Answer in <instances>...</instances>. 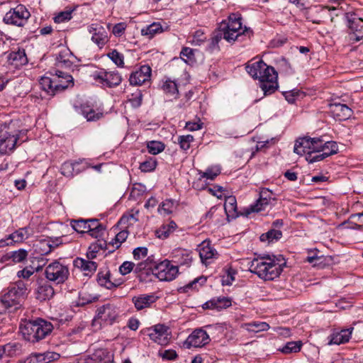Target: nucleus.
Instances as JSON below:
<instances>
[{
    "label": "nucleus",
    "mask_w": 363,
    "mask_h": 363,
    "mask_svg": "<svg viewBox=\"0 0 363 363\" xmlns=\"http://www.w3.org/2000/svg\"><path fill=\"white\" fill-rule=\"evenodd\" d=\"M160 355L162 359L167 360H174L177 357L176 351L173 350H164L163 352H160Z\"/></svg>",
    "instance_id": "nucleus-64"
},
{
    "label": "nucleus",
    "mask_w": 363,
    "mask_h": 363,
    "mask_svg": "<svg viewBox=\"0 0 363 363\" xmlns=\"http://www.w3.org/2000/svg\"><path fill=\"white\" fill-rule=\"evenodd\" d=\"M303 155H306V160L309 163L321 161L328 157L327 153H322L318 152H305Z\"/></svg>",
    "instance_id": "nucleus-54"
},
{
    "label": "nucleus",
    "mask_w": 363,
    "mask_h": 363,
    "mask_svg": "<svg viewBox=\"0 0 363 363\" xmlns=\"http://www.w3.org/2000/svg\"><path fill=\"white\" fill-rule=\"evenodd\" d=\"M216 251L208 244L203 242L199 248V256L203 263L209 264V260L214 257Z\"/></svg>",
    "instance_id": "nucleus-37"
},
{
    "label": "nucleus",
    "mask_w": 363,
    "mask_h": 363,
    "mask_svg": "<svg viewBox=\"0 0 363 363\" xmlns=\"http://www.w3.org/2000/svg\"><path fill=\"white\" fill-rule=\"evenodd\" d=\"M118 316L117 308L115 306L107 303L97 309L95 320H100L105 323L111 324Z\"/></svg>",
    "instance_id": "nucleus-20"
},
{
    "label": "nucleus",
    "mask_w": 363,
    "mask_h": 363,
    "mask_svg": "<svg viewBox=\"0 0 363 363\" xmlns=\"http://www.w3.org/2000/svg\"><path fill=\"white\" fill-rule=\"evenodd\" d=\"M27 288L26 284L22 281H18L11 284L6 294H11V298L19 301L21 303L26 295Z\"/></svg>",
    "instance_id": "nucleus-28"
},
{
    "label": "nucleus",
    "mask_w": 363,
    "mask_h": 363,
    "mask_svg": "<svg viewBox=\"0 0 363 363\" xmlns=\"http://www.w3.org/2000/svg\"><path fill=\"white\" fill-rule=\"evenodd\" d=\"M243 327L249 332L253 333L266 331L269 328V325L265 322H252L245 323Z\"/></svg>",
    "instance_id": "nucleus-47"
},
{
    "label": "nucleus",
    "mask_w": 363,
    "mask_h": 363,
    "mask_svg": "<svg viewBox=\"0 0 363 363\" xmlns=\"http://www.w3.org/2000/svg\"><path fill=\"white\" fill-rule=\"evenodd\" d=\"M157 296L151 294H140L132 298V302L137 311H141L150 308L152 304L156 302Z\"/></svg>",
    "instance_id": "nucleus-26"
},
{
    "label": "nucleus",
    "mask_w": 363,
    "mask_h": 363,
    "mask_svg": "<svg viewBox=\"0 0 363 363\" xmlns=\"http://www.w3.org/2000/svg\"><path fill=\"white\" fill-rule=\"evenodd\" d=\"M242 18L240 15L232 13L228 20L220 23L218 28L215 30L208 41L206 50L211 53L219 51V43L222 39L230 43H234L242 35L248 34L250 30L246 27H242Z\"/></svg>",
    "instance_id": "nucleus-1"
},
{
    "label": "nucleus",
    "mask_w": 363,
    "mask_h": 363,
    "mask_svg": "<svg viewBox=\"0 0 363 363\" xmlns=\"http://www.w3.org/2000/svg\"><path fill=\"white\" fill-rule=\"evenodd\" d=\"M302 345L301 341L288 342L279 350L284 354L296 353L301 350Z\"/></svg>",
    "instance_id": "nucleus-45"
},
{
    "label": "nucleus",
    "mask_w": 363,
    "mask_h": 363,
    "mask_svg": "<svg viewBox=\"0 0 363 363\" xmlns=\"http://www.w3.org/2000/svg\"><path fill=\"white\" fill-rule=\"evenodd\" d=\"M88 219L72 220L70 225L72 228L79 233H87Z\"/></svg>",
    "instance_id": "nucleus-49"
},
{
    "label": "nucleus",
    "mask_w": 363,
    "mask_h": 363,
    "mask_svg": "<svg viewBox=\"0 0 363 363\" xmlns=\"http://www.w3.org/2000/svg\"><path fill=\"white\" fill-rule=\"evenodd\" d=\"M162 89L165 94L174 96V99L178 97V87L174 81L167 79L163 82Z\"/></svg>",
    "instance_id": "nucleus-43"
},
{
    "label": "nucleus",
    "mask_w": 363,
    "mask_h": 363,
    "mask_svg": "<svg viewBox=\"0 0 363 363\" xmlns=\"http://www.w3.org/2000/svg\"><path fill=\"white\" fill-rule=\"evenodd\" d=\"M61 244L60 237L42 239L35 245V251L40 255H47Z\"/></svg>",
    "instance_id": "nucleus-18"
},
{
    "label": "nucleus",
    "mask_w": 363,
    "mask_h": 363,
    "mask_svg": "<svg viewBox=\"0 0 363 363\" xmlns=\"http://www.w3.org/2000/svg\"><path fill=\"white\" fill-rule=\"evenodd\" d=\"M74 265L79 268L84 273V275L87 277L91 276L97 268V264L95 262L80 257H77L74 260Z\"/></svg>",
    "instance_id": "nucleus-29"
},
{
    "label": "nucleus",
    "mask_w": 363,
    "mask_h": 363,
    "mask_svg": "<svg viewBox=\"0 0 363 363\" xmlns=\"http://www.w3.org/2000/svg\"><path fill=\"white\" fill-rule=\"evenodd\" d=\"M89 31L92 34L91 40L99 48H102L108 42L107 32L101 25L93 23L89 26Z\"/></svg>",
    "instance_id": "nucleus-22"
},
{
    "label": "nucleus",
    "mask_w": 363,
    "mask_h": 363,
    "mask_svg": "<svg viewBox=\"0 0 363 363\" xmlns=\"http://www.w3.org/2000/svg\"><path fill=\"white\" fill-rule=\"evenodd\" d=\"M8 62L15 67H18L27 63L28 60L24 50L13 51L8 55Z\"/></svg>",
    "instance_id": "nucleus-34"
},
{
    "label": "nucleus",
    "mask_w": 363,
    "mask_h": 363,
    "mask_svg": "<svg viewBox=\"0 0 363 363\" xmlns=\"http://www.w3.org/2000/svg\"><path fill=\"white\" fill-rule=\"evenodd\" d=\"M11 297V294H4L0 297V314L14 313L21 308L22 303Z\"/></svg>",
    "instance_id": "nucleus-23"
},
{
    "label": "nucleus",
    "mask_w": 363,
    "mask_h": 363,
    "mask_svg": "<svg viewBox=\"0 0 363 363\" xmlns=\"http://www.w3.org/2000/svg\"><path fill=\"white\" fill-rule=\"evenodd\" d=\"M165 145L160 141H150L147 144L148 152L152 155H157L164 150Z\"/></svg>",
    "instance_id": "nucleus-51"
},
{
    "label": "nucleus",
    "mask_w": 363,
    "mask_h": 363,
    "mask_svg": "<svg viewBox=\"0 0 363 363\" xmlns=\"http://www.w3.org/2000/svg\"><path fill=\"white\" fill-rule=\"evenodd\" d=\"M60 354L47 351L43 353H35L32 354L28 357V363H50L53 361H56L60 358Z\"/></svg>",
    "instance_id": "nucleus-27"
},
{
    "label": "nucleus",
    "mask_w": 363,
    "mask_h": 363,
    "mask_svg": "<svg viewBox=\"0 0 363 363\" xmlns=\"http://www.w3.org/2000/svg\"><path fill=\"white\" fill-rule=\"evenodd\" d=\"M260 77H257L256 79L259 80V87L264 92V95H270L274 93L278 87L277 77L278 74L274 67H272V72L267 69L260 70Z\"/></svg>",
    "instance_id": "nucleus-11"
},
{
    "label": "nucleus",
    "mask_w": 363,
    "mask_h": 363,
    "mask_svg": "<svg viewBox=\"0 0 363 363\" xmlns=\"http://www.w3.org/2000/svg\"><path fill=\"white\" fill-rule=\"evenodd\" d=\"M152 69L149 65H142L138 69L133 72L129 77L130 85L140 86L150 80Z\"/></svg>",
    "instance_id": "nucleus-17"
},
{
    "label": "nucleus",
    "mask_w": 363,
    "mask_h": 363,
    "mask_svg": "<svg viewBox=\"0 0 363 363\" xmlns=\"http://www.w3.org/2000/svg\"><path fill=\"white\" fill-rule=\"evenodd\" d=\"M107 55L112 60V62L118 67H123L124 57L123 54L120 53L116 50H113L109 53H108Z\"/></svg>",
    "instance_id": "nucleus-55"
},
{
    "label": "nucleus",
    "mask_w": 363,
    "mask_h": 363,
    "mask_svg": "<svg viewBox=\"0 0 363 363\" xmlns=\"http://www.w3.org/2000/svg\"><path fill=\"white\" fill-rule=\"evenodd\" d=\"M5 352V355L14 357L22 353V345L18 342H10L2 345Z\"/></svg>",
    "instance_id": "nucleus-42"
},
{
    "label": "nucleus",
    "mask_w": 363,
    "mask_h": 363,
    "mask_svg": "<svg viewBox=\"0 0 363 363\" xmlns=\"http://www.w3.org/2000/svg\"><path fill=\"white\" fill-rule=\"evenodd\" d=\"M87 233L92 238L99 239L105 232V227L101 224L98 219L92 218L88 219Z\"/></svg>",
    "instance_id": "nucleus-31"
},
{
    "label": "nucleus",
    "mask_w": 363,
    "mask_h": 363,
    "mask_svg": "<svg viewBox=\"0 0 363 363\" xmlns=\"http://www.w3.org/2000/svg\"><path fill=\"white\" fill-rule=\"evenodd\" d=\"M31 235L28 227L21 228L10 234L6 238L0 240V247H5L13 243H21L28 239Z\"/></svg>",
    "instance_id": "nucleus-19"
},
{
    "label": "nucleus",
    "mask_w": 363,
    "mask_h": 363,
    "mask_svg": "<svg viewBox=\"0 0 363 363\" xmlns=\"http://www.w3.org/2000/svg\"><path fill=\"white\" fill-rule=\"evenodd\" d=\"M353 328L341 330L340 331L334 332L330 336V345H340L349 341Z\"/></svg>",
    "instance_id": "nucleus-32"
},
{
    "label": "nucleus",
    "mask_w": 363,
    "mask_h": 363,
    "mask_svg": "<svg viewBox=\"0 0 363 363\" xmlns=\"http://www.w3.org/2000/svg\"><path fill=\"white\" fill-rule=\"evenodd\" d=\"M231 306V300L227 297H218L204 303L203 308L221 310Z\"/></svg>",
    "instance_id": "nucleus-35"
},
{
    "label": "nucleus",
    "mask_w": 363,
    "mask_h": 363,
    "mask_svg": "<svg viewBox=\"0 0 363 363\" xmlns=\"http://www.w3.org/2000/svg\"><path fill=\"white\" fill-rule=\"evenodd\" d=\"M294 152L298 155L305 152H318L327 153L328 157L338 152V145L335 141H324L320 138L303 137L296 141Z\"/></svg>",
    "instance_id": "nucleus-2"
},
{
    "label": "nucleus",
    "mask_w": 363,
    "mask_h": 363,
    "mask_svg": "<svg viewBox=\"0 0 363 363\" xmlns=\"http://www.w3.org/2000/svg\"><path fill=\"white\" fill-rule=\"evenodd\" d=\"M282 236V233L281 230L276 229H271L265 233H263L260 235V240L262 242L267 241L268 242H272L274 241H277Z\"/></svg>",
    "instance_id": "nucleus-46"
},
{
    "label": "nucleus",
    "mask_w": 363,
    "mask_h": 363,
    "mask_svg": "<svg viewBox=\"0 0 363 363\" xmlns=\"http://www.w3.org/2000/svg\"><path fill=\"white\" fill-rule=\"evenodd\" d=\"M147 248L145 247H139L135 248L133 252L134 259L139 260L145 258L147 255Z\"/></svg>",
    "instance_id": "nucleus-61"
},
{
    "label": "nucleus",
    "mask_w": 363,
    "mask_h": 363,
    "mask_svg": "<svg viewBox=\"0 0 363 363\" xmlns=\"http://www.w3.org/2000/svg\"><path fill=\"white\" fill-rule=\"evenodd\" d=\"M23 135H26V132L17 130L14 124L1 123L0 154L6 155L12 152Z\"/></svg>",
    "instance_id": "nucleus-6"
},
{
    "label": "nucleus",
    "mask_w": 363,
    "mask_h": 363,
    "mask_svg": "<svg viewBox=\"0 0 363 363\" xmlns=\"http://www.w3.org/2000/svg\"><path fill=\"white\" fill-rule=\"evenodd\" d=\"M28 252L24 249H19L18 250L13 251L11 252L10 258L15 263H21L27 259Z\"/></svg>",
    "instance_id": "nucleus-52"
},
{
    "label": "nucleus",
    "mask_w": 363,
    "mask_h": 363,
    "mask_svg": "<svg viewBox=\"0 0 363 363\" xmlns=\"http://www.w3.org/2000/svg\"><path fill=\"white\" fill-rule=\"evenodd\" d=\"M80 164V161L64 162L61 167V174L67 177H73L83 171V168L79 167Z\"/></svg>",
    "instance_id": "nucleus-33"
},
{
    "label": "nucleus",
    "mask_w": 363,
    "mask_h": 363,
    "mask_svg": "<svg viewBox=\"0 0 363 363\" xmlns=\"http://www.w3.org/2000/svg\"><path fill=\"white\" fill-rule=\"evenodd\" d=\"M91 77L102 86L109 88L117 86L122 82V77L118 71H106L100 69L94 72Z\"/></svg>",
    "instance_id": "nucleus-9"
},
{
    "label": "nucleus",
    "mask_w": 363,
    "mask_h": 363,
    "mask_svg": "<svg viewBox=\"0 0 363 363\" xmlns=\"http://www.w3.org/2000/svg\"><path fill=\"white\" fill-rule=\"evenodd\" d=\"M54 289L50 284L45 282L40 284L37 289V298L40 301L50 299L54 295Z\"/></svg>",
    "instance_id": "nucleus-38"
},
{
    "label": "nucleus",
    "mask_w": 363,
    "mask_h": 363,
    "mask_svg": "<svg viewBox=\"0 0 363 363\" xmlns=\"http://www.w3.org/2000/svg\"><path fill=\"white\" fill-rule=\"evenodd\" d=\"M210 342V337L206 331L201 328L194 330L184 342V347L190 349L191 347H201Z\"/></svg>",
    "instance_id": "nucleus-13"
},
{
    "label": "nucleus",
    "mask_w": 363,
    "mask_h": 363,
    "mask_svg": "<svg viewBox=\"0 0 363 363\" xmlns=\"http://www.w3.org/2000/svg\"><path fill=\"white\" fill-rule=\"evenodd\" d=\"M176 228V223L172 220L167 224H163L155 231V234L157 238L164 240L167 238L174 231Z\"/></svg>",
    "instance_id": "nucleus-39"
},
{
    "label": "nucleus",
    "mask_w": 363,
    "mask_h": 363,
    "mask_svg": "<svg viewBox=\"0 0 363 363\" xmlns=\"http://www.w3.org/2000/svg\"><path fill=\"white\" fill-rule=\"evenodd\" d=\"M220 174V168L218 166H213L208 168L205 172H200L201 177L198 179L197 182L194 184V186H198V183L201 182L202 179L206 178L210 180H213L218 175Z\"/></svg>",
    "instance_id": "nucleus-41"
},
{
    "label": "nucleus",
    "mask_w": 363,
    "mask_h": 363,
    "mask_svg": "<svg viewBox=\"0 0 363 363\" xmlns=\"http://www.w3.org/2000/svg\"><path fill=\"white\" fill-rule=\"evenodd\" d=\"M194 140V137L191 135H181L178 138V143L180 148L183 150H187L190 148L191 143Z\"/></svg>",
    "instance_id": "nucleus-57"
},
{
    "label": "nucleus",
    "mask_w": 363,
    "mask_h": 363,
    "mask_svg": "<svg viewBox=\"0 0 363 363\" xmlns=\"http://www.w3.org/2000/svg\"><path fill=\"white\" fill-rule=\"evenodd\" d=\"M30 16V13L26 6L19 4L6 12L3 21L8 25L22 27L26 25Z\"/></svg>",
    "instance_id": "nucleus-7"
},
{
    "label": "nucleus",
    "mask_w": 363,
    "mask_h": 363,
    "mask_svg": "<svg viewBox=\"0 0 363 363\" xmlns=\"http://www.w3.org/2000/svg\"><path fill=\"white\" fill-rule=\"evenodd\" d=\"M267 69V72L271 71L272 72V67L268 66L262 60H255V59L249 61L245 66L247 72L253 78L260 77V70Z\"/></svg>",
    "instance_id": "nucleus-24"
},
{
    "label": "nucleus",
    "mask_w": 363,
    "mask_h": 363,
    "mask_svg": "<svg viewBox=\"0 0 363 363\" xmlns=\"http://www.w3.org/2000/svg\"><path fill=\"white\" fill-rule=\"evenodd\" d=\"M34 273V269L33 267H26L22 270H20L17 272V276L18 278H23L28 279L31 275Z\"/></svg>",
    "instance_id": "nucleus-63"
},
{
    "label": "nucleus",
    "mask_w": 363,
    "mask_h": 363,
    "mask_svg": "<svg viewBox=\"0 0 363 363\" xmlns=\"http://www.w3.org/2000/svg\"><path fill=\"white\" fill-rule=\"evenodd\" d=\"M45 277L57 284L64 283L69 276L67 266L58 261L50 263L45 269Z\"/></svg>",
    "instance_id": "nucleus-8"
},
{
    "label": "nucleus",
    "mask_w": 363,
    "mask_h": 363,
    "mask_svg": "<svg viewBox=\"0 0 363 363\" xmlns=\"http://www.w3.org/2000/svg\"><path fill=\"white\" fill-rule=\"evenodd\" d=\"M250 271L264 280H274L281 273L282 264L274 256L267 255L255 258L250 263Z\"/></svg>",
    "instance_id": "nucleus-3"
},
{
    "label": "nucleus",
    "mask_w": 363,
    "mask_h": 363,
    "mask_svg": "<svg viewBox=\"0 0 363 363\" xmlns=\"http://www.w3.org/2000/svg\"><path fill=\"white\" fill-rule=\"evenodd\" d=\"M152 272L159 280L169 281L176 278L179 270L178 266L172 264L168 259H164L157 264Z\"/></svg>",
    "instance_id": "nucleus-10"
},
{
    "label": "nucleus",
    "mask_w": 363,
    "mask_h": 363,
    "mask_svg": "<svg viewBox=\"0 0 363 363\" xmlns=\"http://www.w3.org/2000/svg\"><path fill=\"white\" fill-rule=\"evenodd\" d=\"M345 224H354L356 230H361L363 228V212L352 214Z\"/></svg>",
    "instance_id": "nucleus-50"
},
{
    "label": "nucleus",
    "mask_w": 363,
    "mask_h": 363,
    "mask_svg": "<svg viewBox=\"0 0 363 363\" xmlns=\"http://www.w3.org/2000/svg\"><path fill=\"white\" fill-rule=\"evenodd\" d=\"M272 200H274L272 191L266 188L262 189L259 199L254 204L250 205L246 209V214L248 215L252 212H259L264 210Z\"/></svg>",
    "instance_id": "nucleus-15"
},
{
    "label": "nucleus",
    "mask_w": 363,
    "mask_h": 363,
    "mask_svg": "<svg viewBox=\"0 0 363 363\" xmlns=\"http://www.w3.org/2000/svg\"><path fill=\"white\" fill-rule=\"evenodd\" d=\"M147 331L150 338L158 345H167L169 343L171 335L167 326L158 324Z\"/></svg>",
    "instance_id": "nucleus-14"
},
{
    "label": "nucleus",
    "mask_w": 363,
    "mask_h": 363,
    "mask_svg": "<svg viewBox=\"0 0 363 363\" xmlns=\"http://www.w3.org/2000/svg\"><path fill=\"white\" fill-rule=\"evenodd\" d=\"M224 208L228 216L233 215L237 211V201L235 196H225Z\"/></svg>",
    "instance_id": "nucleus-48"
},
{
    "label": "nucleus",
    "mask_w": 363,
    "mask_h": 363,
    "mask_svg": "<svg viewBox=\"0 0 363 363\" xmlns=\"http://www.w3.org/2000/svg\"><path fill=\"white\" fill-rule=\"evenodd\" d=\"M40 88L48 95L55 96L69 86H74V79L67 72L57 70L43 76L39 81Z\"/></svg>",
    "instance_id": "nucleus-5"
},
{
    "label": "nucleus",
    "mask_w": 363,
    "mask_h": 363,
    "mask_svg": "<svg viewBox=\"0 0 363 363\" xmlns=\"http://www.w3.org/2000/svg\"><path fill=\"white\" fill-rule=\"evenodd\" d=\"M97 281L100 286L108 289H111L120 285V283L113 282L111 280V273L108 270L99 272L97 274Z\"/></svg>",
    "instance_id": "nucleus-36"
},
{
    "label": "nucleus",
    "mask_w": 363,
    "mask_h": 363,
    "mask_svg": "<svg viewBox=\"0 0 363 363\" xmlns=\"http://www.w3.org/2000/svg\"><path fill=\"white\" fill-rule=\"evenodd\" d=\"M346 18L348 21V27L353 32L350 39L354 42L362 40L363 39L362 18L356 17L355 14L350 13H346Z\"/></svg>",
    "instance_id": "nucleus-16"
},
{
    "label": "nucleus",
    "mask_w": 363,
    "mask_h": 363,
    "mask_svg": "<svg viewBox=\"0 0 363 363\" xmlns=\"http://www.w3.org/2000/svg\"><path fill=\"white\" fill-rule=\"evenodd\" d=\"M82 114L88 121H96L101 118L104 116L102 112H96L89 106H84L82 108Z\"/></svg>",
    "instance_id": "nucleus-44"
},
{
    "label": "nucleus",
    "mask_w": 363,
    "mask_h": 363,
    "mask_svg": "<svg viewBox=\"0 0 363 363\" xmlns=\"http://www.w3.org/2000/svg\"><path fill=\"white\" fill-rule=\"evenodd\" d=\"M157 166V162L152 158H150L140 163V169L144 172L153 171Z\"/></svg>",
    "instance_id": "nucleus-59"
},
{
    "label": "nucleus",
    "mask_w": 363,
    "mask_h": 363,
    "mask_svg": "<svg viewBox=\"0 0 363 363\" xmlns=\"http://www.w3.org/2000/svg\"><path fill=\"white\" fill-rule=\"evenodd\" d=\"M330 111L333 117L337 121H345L349 118L352 111L346 104L340 103H333L330 104Z\"/></svg>",
    "instance_id": "nucleus-25"
},
{
    "label": "nucleus",
    "mask_w": 363,
    "mask_h": 363,
    "mask_svg": "<svg viewBox=\"0 0 363 363\" xmlns=\"http://www.w3.org/2000/svg\"><path fill=\"white\" fill-rule=\"evenodd\" d=\"M72 53L68 50H65L60 52L58 57H57V62L58 66H65V67H70L72 65V62L69 58H67V56H71Z\"/></svg>",
    "instance_id": "nucleus-53"
},
{
    "label": "nucleus",
    "mask_w": 363,
    "mask_h": 363,
    "mask_svg": "<svg viewBox=\"0 0 363 363\" xmlns=\"http://www.w3.org/2000/svg\"><path fill=\"white\" fill-rule=\"evenodd\" d=\"M109 353L106 350L104 349H99L96 350L93 354V359L95 361L101 362L104 360L106 357H108Z\"/></svg>",
    "instance_id": "nucleus-62"
},
{
    "label": "nucleus",
    "mask_w": 363,
    "mask_h": 363,
    "mask_svg": "<svg viewBox=\"0 0 363 363\" xmlns=\"http://www.w3.org/2000/svg\"><path fill=\"white\" fill-rule=\"evenodd\" d=\"M128 235V231L121 230L115 236V238L108 243H106L104 240H99V244H93L89 247V250H91V251L87 253L88 258L95 257L96 255H94L95 252H98L100 249L108 248V246H111L113 248L112 250L119 248L121 244L127 239Z\"/></svg>",
    "instance_id": "nucleus-12"
},
{
    "label": "nucleus",
    "mask_w": 363,
    "mask_h": 363,
    "mask_svg": "<svg viewBox=\"0 0 363 363\" xmlns=\"http://www.w3.org/2000/svg\"><path fill=\"white\" fill-rule=\"evenodd\" d=\"M206 40L204 33L201 30H196L194 35L191 43L194 45L199 46Z\"/></svg>",
    "instance_id": "nucleus-60"
},
{
    "label": "nucleus",
    "mask_w": 363,
    "mask_h": 363,
    "mask_svg": "<svg viewBox=\"0 0 363 363\" xmlns=\"http://www.w3.org/2000/svg\"><path fill=\"white\" fill-rule=\"evenodd\" d=\"M150 260V258L148 257L146 261L138 263V264H135L131 262H124L119 267V272L123 275H126L129 274L130 272L134 270L135 273L140 272L142 270L146 269L147 267V262Z\"/></svg>",
    "instance_id": "nucleus-30"
},
{
    "label": "nucleus",
    "mask_w": 363,
    "mask_h": 363,
    "mask_svg": "<svg viewBox=\"0 0 363 363\" xmlns=\"http://www.w3.org/2000/svg\"><path fill=\"white\" fill-rule=\"evenodd\" d=\"M172 262L177 265L189 267L193 261L191 251L182 248L174 250L171 253Z\"/></svg>",
    "instance_id": "nucleus-21"
},
{
    "label": "nucleus",
    "mask_w": 363,
    "mask_h": 363,
    "mask_svg": "<svg viewBox=\"0 0 363 363\" xmlns=\"http://www.w3.org/2000/svg\"><path fill=\"white\" fill-rule=\"evenodd\" d=\"M19 330L26 340L35 343L49 335L53 330V325L42 318L24 320L21 322Z\"/></svg>",
    "instance_id": "nucleus-4"
},
{
    "label": "nucleus",
    "mask_w": 363,
    "mask_h": 363,
    "mask_svg": "<svg viewBox=\"0 0 363 363\" xmlns=\"http://www.w3.org/2000/svg\"><path fill=\"white\" fill-rule=\"evenodd\" d=\"M163 31L162 27L160 23L154 22L150 25L146 26L141 29V34L152 38L155 35Z\"/></svg>",
    "instance_id": "nucleus-40"
},
{
    "label": "nucleus",
    "mask_w": 363,
    "mask_h": 363,
    "mask_svg": "<svg viewBox=\"0 0 363 363\" xmlns=\"http://www.w3.org/2000/svg\"><path fill=\"white\" fill-rule=\"evenodd\" d=\"M73 9H67L58 13L54 17V21L57 23H61L69 21L72 18Z\"/></svg>",
    "instance_id": "nucleus-56"
},
{
    "label": "nucleus",
    "mask_w": 363,
    "mask_h": 363,
    "mask_svg": "<svg viewBox=\"0 0 363 363\" xmlns=\"http://www.w3.org/2000/svg\"><path fill=\"white\" fill-rule=\"evenodd\" d=\"M174 208V201L171 199H166L159 206L158 211L160 213H164L169 215L172 212Z\"/></svg>",
    "instance_id": "nucleus-58"
}]
</instances>
